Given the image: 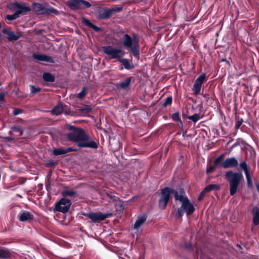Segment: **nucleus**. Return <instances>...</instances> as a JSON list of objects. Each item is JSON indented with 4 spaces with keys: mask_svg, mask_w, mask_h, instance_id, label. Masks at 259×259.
Listing matches in <instances>:
<instances>
[{
    "mask_svg": "<svg viewBox=\"0 0 259 259\" xmlns=\"http://www.w3.org/2000/svg\"><path fill=\"white\" fill-rule=\"evenodd\" d=\"M33 58L38 61H45L52 63H54L55 62L52 57L45 55H39L35 54L33 55Z\"/></svg>",
    "mask_w": 259,
    "mask_h": 259,
    "instance_id": "2eb2a0df",
    "label": "nucleus"
},
{
    "mask_svg": "<svg viewBox=\"0 0 259 259\" xmlns=\"http://www.w3.org/2000/svg\"><path fill=\"white\" fill-rule=\"evenodd\" d=\"M3 32L8 35L7 38L10 41L17 40L21 36L20 34H16L13 32L8 31L6 29H3Z\"/></svg>",
    "mask_w": 259,
    "mask_h": 259,
    "instance_id": "a211bd4d",
    "label": "nucleus"
},
{
    "mask_svg": "<svg viewBox=\"0 0 259 259\" xmlns=\"http://www.w3.org/2000/svg\"><path fill=\"white\" fill-rule=\"evenodd\" d=\"M171 188L165 187L161 190V197L159 200V206L161 209H164L166 208L169 201Z\"/></svg>",
    "mask_w": 259,
    "mask_h": 259,
    "instance_id": "0eeeda50",
    "label": "nucleus"
},
{
    "mask_svg": "<svg viewBox=\"0 0 259 259\" xmlns=\"http://www.w3.org/2000/svg\"><path fill=\"white\" fill-rule=\"evenodd\" d=\"M172 101V98L171 96H169L166 97L163 102L160 103L161 106L166 107L168 105H169L171 104Z\"/></svg>",
    "mask_w": 259,
    "mask_h": 259,
    "instance_id": "2f4dec72",
    "label": "nucleus"
},
{
    "mask_svg": "<svg viewBox=\"0 0 259 259\" xmlns=\"http://www.w3.org/2000/svg\"><path fill=\"white\" fill-rule=\"evenodd\" d=\"M187 118L193 122H196L200 119V116L198 114H194L193 115L188 116Z\"/></svg>",
    "mask_w": 259,
    "mask_h": 259,
    "instance_id": "f704fd0d",
    "label": "nucleus"
},
{
    "mask_svg": "<svg viewBox=\"0 0 259 259\" xmlns=\"http://www.w3.org/2000/svg\"><path fill=\"white\" fill-rule=\"evenodd\" d=\"M224 154H223L214 159V164L215 165H217L218 164H219V163L220 162Z\"/></svg>",
    "mask_w": 259,
    "mask_h": 259,
    "instance_id": "37998d69",
    "label": "nucleus"
},
{
    "mask_svg": "<svg viewBox=\"0 0 259 259\" xmlns=\"http://www.w3.org/2000/svg\"><path fill=\"white\" fill-rule=\"evenodd\" d=\"M131 82V77L126 78L124 81L119 83L118 87L121 89H124L127 88Z\"/></svg>",
    "mask_w": 259,
    "mask_h": 259,
    "instance_id": "a878e982",
    "label": "nucleus"
},
{
    "mask_svg": "<svg viewBox=\"0 0 259 259\" xmlns=\"http://www.w3.org/2000/svg\"><path fill=\"white\" fill-rule=\"evenodd\" d=\"M33 10L37 14L45 15L46 7L38 3H33Z\"/></svg>",
    "mask_w": 259,
    "mask_h": 259,
    "instance_id": "dca6fc26",
    "label": "nucleus"
},
{
    "mask_svg": "<svg viewBox=\"0 0 259 259\" xmlns=\"http://www.w3.org/2000/svg\"><path fill=\"white\" fill-rule=\"evenodd\" d=\"M63 196H72L76 194V192L73 190L66 189L63 190L62 193Z\"/></svg>",
    "mask_w": 259,
    "mask_h": 259,
    "instance_id": "7c9ffc66",
    "label": "nucleus"
},
{
    "mask_svg": "<svg viewBox=\"0 0 259 259\" xmlns=\"http://www.w3.org/2000/svg\"><path fill=\"white\" fill-rule=\"evenodd\" d=\"M253 215V223L254 225L259 224V207H254L252 210Z\"/></svg>",
    "mask_w": 259,
    "mask_h": 259,
    "instance_id": "4be33fe9",
    "label": "nucleus"
},
{
    "mask_svg": "<svg viewBox=\"0 0 259 259\" xmlns=\"http://www.w3.org/2000/svg\"><path fill=\"white\" fill-rule=\"evenodd\" d=\"M63 110V104L59 103L52 110L51 112L53 115H58L61 114Z\"/></svg>",
    "mask_w": 259,
    "mask_h": 259,
    "instance_id": "5701e85b",
    "label": "nucleus"
},
{
    "mask_svg": "<svg viewBox=\"0 0 259 259\" xmlns=\"http://www.w3.org/2000/svg\"><path fill=\"white\" fill-rule=\"evenodd\" d=\"M67 5L73 10L80 9V0H69Z\"/></svg>",
    "mask_w": 259,
    "mask_h": 259,
    "instance_id": "412c9836",
    "label": "nucleus"
},
{
    "mask_svg": "<svg viewBox=\"0 0 259 259\" xmlns=\"http://www.w3.org/2000/svg\"><path fill=\"white\" fill-rule=\"evenodd\" d=\"M238 165V162L235 157H230L226 158L223 162H222L220 167H223L225 168H228L229 167H235Z\"/></svg>",
    "mask_w": 259,
    "mask_h": 259,
    "instance_id": "9b49d317",
    "label": "nucleus"
},
{
    "mask_svg": "<svg viewBox=\"0 0 259 259\" xmlns=\"http://www.w3.org/2000/svg\"><path fill=\"white\" fill-rule=\"evenodd\" d=\"M12 252L10 249L5 247H0V258L8 259L11 258Z\"/></svg>",
    "mask_w": 259,
    "mask_h": 259,
    "instance_id": "f3484780",
    "label": "nucleus"
},
{
    "mask_svg": "<svg viewBox=\"0 0 259 259\" xmlns=\"http://www.w3.org/2000/svg\"><path fill=\"white\" fill-rule=\"evenodd\" d=\"M18 219L20 222H29L33 220L34 216L31 212L23 210L18 214Z\"/></svg>",
    "mask_w": 259,
    "mask_h": 259,
    "instance_id": "f8f14e48",
    "label": "nucleus"
},
{
    "mask_svg": "<svg viewBox=\"0 0 259 259\" xmlns=\"http://www.w3.org/2000/svg\"><path fill=\"white\" fill-rule=\"evenodd\" d=\"M82 22L87 26H88L90 28L93 29L95 31L97 32L100 31L101 29L100 28L97 27V26L92 23L91 21L87 18H83Z\"/></svg>",
    "mask_w": 259,
    "mask_h": 259,
    "instance_id": "393cba45",
    "label": "nucleus"
},
{
    "mask_svg": "<svg viewBox=\"0 0 259 259\" xmlns=\"http://www.w3.org/2000/svg\"><path fill=\"white\" fill-rule=\"evenodd\" d=\"M203 96L204 98H208V97H209L208 94H204V95H203Z\"/></svg>",
    "mask_w": 259,
    "mask_h": 259,
    "instance_id": "603ef678",
    "label": "nucleus"
},
{
    "mask_svg": "<svg viewBox=\"0 0 259 259\" xmlns=\"http://www.w3.org/2000/svg\"><path fill=\"white\" fill-rule=\"evenodd\" d=\"M92 110V108L89 105H84L79 109V112L82 115H85L90 113Z\"/></svg>",
    "mask_w": 259,
    "mask_h": 259,
    "instance_id": "c85d7f7f",
    "label": "nucleus"
},
{
    "mask_svg": "<svg viewBox=\"0 0 259 259\" xmlns=\"http://www.w3.org/2000/svg\"><path fill=\"white\" fill-rule=\"evenodd\" d=\"M106 195L113 202H117V201H119V197H118L116 196L112 195L109 193H107Z\"/></svg>",
    "mask_w": 259,
    "mask_h": 259,
    "instance_id": "4c0bfd02",
    "label": "nucleus"
},
{
    "mask_svg": "<svg viewBox=\"0 0 259 259\" xmlns=\"http://www.w3.org/2000/svg\"><path fill=\"white\" fill-rule=\"evenodd\" d=\"M146 220L147 215L146 214L140 216L136 221L133 228L135 230H138L142 225L144 224Z\"/></svg>",
    "mask_w": 259,
    "mask_h": 259,
    "instance_id": "6ab92c4d",
    "label": "nucleus"
},
{
    "mask_svg": "<svg viewBox=\"0 0 259 259\" xmlns=\"http://www.w3.org/2000/svg\"><path fill=\"white\" fill-rule=\"evenodd\" d=\"M19 17V15L17 13L15 12L14 14H13V15H7V19L8 20L12 21V20H14L17 19Z\"/></svg>",
    "mask_w": 259,
    "mask_h": 259,
    "instance_id": "e433bc0d",
    "label": "nucleus"
},
{
    "mask_svg": "<svg viewBox=\"0 0 259 259\" xmlns=\"http://www.w3.org/2000/svg\"><path fill=\"white\" fill-rule=\"evenodd\" d=\"M1 36V34H0V36Z\"/></svg>",
    "mask_w": 259,
    "mask_h": 259,
    "instance_id": "864d4df0",
    "label": "nucleus"
},
{
    "mask_svg": "<svg viewBox=\"0 0 259 259\" xmlns=\"http://www.w3.org/2000/svg\"><path fill=\"white\" fill-rule=\"evenodd\" d=\"M80 9L88 8L91 6V4L84 0H80Z\"/></svg>",
    "mask_w": 259,
    "mask_h": 259,
    "instance_id": "72a5a7b5",
    "label": "nucleus"
},
{
    "mask_svg": "<svg viewBox=\"0 0 259 259\" xmlns=\"http://www.w3.org/2000/svg\"><path fill=\"white\" fill-rule=\"evenodd\" d=\"M47 166H55V163L54 161H50L47 163Z\"/></svg>",
    "mask_w": 259,
    "mask_h": 259,
    "instance_id": "8fccbe9b",
    "label": "nucleus"
},
{
    "mask_svg": "<svg viewBox=\"0 0 259 259\" xmlns=\"http://www.w3.org/2000/svg\"><path fill=\"white\" fill-rule=\"evenodd\" d=\"M195 208L189 199H186L181 206L178 208V212L176 213V217L181 219L184 212H186L188 215H191L194 211Z\"/></svg>",
    "mask_w": 259,
    "mask_h": 259,
    "instance_id": "39448f33",
    "label": "nucleus"
},
{
    "mask_svg": "<svg viewBox=\"0 0 259 259\" xmlns=\"http://www.w3.org/2000/svg\"><path fill=\"white\" fill-rule=\"evenodd\" d=\"M207 193L206 191H205V189H204V190L201 192V193H200V195L199 196L198 198V200H201L204 195V194Z\"/></svg>",
    "mask_w": 259,
    "mask_h": 259,
    "instance_id": "49530a36",
    "label": "nucleus"
},
{
    "mask_svg": "<svg viewBox=\"0 0 259 259\" xmlns=\"http://www.w3.org/2000/svg\"><path fill=\"white\" fill-rule=\"evenodd\" d=\"M67 126L68 130L71 131L67 135L68 140L77 143L79 147L95 149L98 148V144L95 141L91 140L90 136L83 130L70 124H68Z\"/></svg>",
    "mask_w": 259,
    "mask_h": 259,
    "instance_id": "f257e3e1",
    "label": "nucleus"
},
{
    "mask_svg": "<svg viewBox=\"0 0 259 259\" xmlns=\"http://www.w3.org/2000/svg\"><path fill=\"white\" fill-rule=\"evenodd\" d=\"M30 88L31 89V93L32 94H35L38 93L40 91V88H36L33 85H30Z\"/></svg>",
    "mask_w": 259,
    "mask_h": 259,
    "instance_id": "ea45409f",
    "label": "nucleus"
},
{
    "mask_svg": "<svg viewBox=\"0 0 259 259\" xmlns=\"http://www.w3.org/2000/svg\"><path fill=\"white\" fill-rule=\"evenodd\" d=\"M116 10L112 8L110 9L105 10L102 13H100L98 16V18L100 19H106L109 18L113 13L115 12Z\"/></svg>",
    "mask_w": 259,
    "mask_h": 259,
    "instance_id": "4468645a",
    "label": "nucleus"
},
{
    "mask_svg": "<svg viewBox=\"0 0 259 259\" xmlns=\"http://www.w3.org/2000/svg\"><path fill=\"white\" fill-rule=\"evenodd\" d=\"M42 78L46 81L54 82L55 80V77L52 73L49 72H44L42 74Z\"/></svg>",
    "mask_w": 259,
    "mask_h": 259,
    "instance_id": "b1692460",
    "label": "nucleus"
},
{
    "mask_svg": "<svg viewBox=\"0 0 259 259\" xmlns=\"http://www.w3.org/2000/svg\"><path fill=\"white\" fill-rule=\"evenodd\" d=\"M5 139L9 141H12L14 139V138L11 137H6Z\"/></svg>",
    "mask_w": 259,
    "mask_h": 259,
    "instance_id": "3c124183",
    "label": "nucleus"
},
{
    "mask_svg": "<svg viewBox=\"0 0 259 259\" xmlns=\"http://www.w3.org/2000/svg\"><path fill=\"white\" fill-rule=\"evenodd\" d=\"M242 123V120H237L235 123V128L239 129Z\"/></svg>",
    "mask_w": 259,
    "mask_h": 259,
    "instance_id": "a18cd8bd",
    "label": "nucleus"
},
{
    "mask_svg": "<svg viewBox=\"0 0 259 259\" xmlns=\"http://www.w3.org/2000/svg\"><path fill=\"white\" fill-rule=\"evenodd\" d=\"M22 112V110L19 109V108H15L14 110L13 114L15 115H17Z\"/></svg>",
    "mask_w": 259,
    "mask_h": 259,
    "instance_id": "c03bdc74",
    "label": "nucleus"
},
{
    "mask_svg": "<svg viewBox=\"0 0 259 259\" xmlns=\"http://www.w3.org/2000/svg\"><path fill=\"white\" fill-rule=\"evenodd\" d=\"M83 215L88 217L94 223H99L102 221L105 220L106 218L112 217L113 214L111 212L104 214L100 212H90L83 213Z\"/></svg>",
    "mask_w": 259,
    "mask_h": 259,
    "instance_id": "423d86ee",
    "label": "nucleus"
},
{
    "mask_svg": "<svg viewBox=\"0 0 259 259\" xmlns=\"http://www.w3.org/2000/svg\"><path fill=\"white\" fill-rule=\"evenodd\" d=\"M119 61L124 66L125 68L127 69H132L134 68L133 65H131L129 60L127 59H120Z\"/></svg>",
    "mask_w": 259,
    "mask_h": 259,
    "instance_id": "cd10ccee",
    "label": "nucleus"
},
{
    "mask_svg": "<svg viewBox=\"0 0 259 259\" xmlns=\"http://www.w3.org/2000/svg\"><path fill=\"white\" fill-rule=\"evenodd\" d=\"M5 97V94L4 93L0 92V101H3Z\"/></svg>",
    "mask_w": 259,
    "mask_h": 259,
    "instance_id": "de8ad7c7",
    "label": "nucleus"
},
{
    "mask_svg": "<svg viewBox=\"0 0 259 259\" xmlns=\"http://www.w3.org/2000/svg\"><path fill=\"white\" fill-rule=\"evenodd\" d=\"M53 13L55 14H58V11L53 8H46L45 15Z\"/></svg>",
    "mask_w": 259,
    "mask_h": 259,
    "instance_id": "c9c22d12",
    "label": "nucleus"
},
{
    "mask_svg": "<svg viewBox=\"0 0 259 259\" xmlns=\"http://www.w3.org/2000/svg\"><path fill=\"white\" fill-rule=\"evenodd\" d=\"M103 52L111 59H117L119 60L125 54V52L118 48H113L111 46L102 47Z\"/></svg>",
    "mask_w": 259,
    "mask_h": 259,
    "instance_id": "20e7f679",
    "label": "nucleus"
},
{
    "mask_svg": "<svg viewBox=\"0 0 259 259\" xmlns=\"http://www.w3.org/2000/svg\"><path fill=\"white\" fill-rule=\"evenodd\" d=\"M173 193L174 194L175 199L176 200H179L182 202V204L186 201V199H188L187 197L184 195V191L183 189H180V194L179 192L171 189V193Z\"/></svg>",
    "mask_w": 259,
    "mask_h": 259,
    "instance_id": "ddd939ff",
    "label": "nucleus"
},
{
    "mask_svg": "<svg viewBox=\"0 0 259 259\" xmlns=\"http://www.w3.org/2000/svg\"><path fill=\"white\" fill-rule=\"evenodd\" d=\"M77 150L75 149H72L71 148H68L67 149H54L53 151V153L55 155H60L62 154H64L67 153L68 152L71 151H76Z\"/></svg>",
    "mask_w": 259,
    "mask_h": 259,
    "instance_id": "aec40b11",
    "label": "nucleus"
},
{
    "mask_svg": "<svg viewBox=\"0 0 259 259\" xmlns=\"http://www.w3.org/2000/svg\"><path fill=\"white\" fill-rule=\"evenodd\" d=\"M205 74H202L195 80L193 87L192 90L195 95L199 94L200 92L202 84L205 78Z\"/></svg>",
    "mask_w": 259,
    "mask_h": 259,
    "instance_id": "9d476101",
    "label": "nucleus"
},
{
    "mask_svg": "<svg viewBox=\"0 0 259 259\" xmlns=\"http://www.w3.org/2000/svg\"><path fill=\"white\" fill-rule=\"evenodd\" d=\"M172 118L174 121H180L181 119L179 113H175L172 115Z\"/></svg>",
    "mask_w": 259,
    "mask_h": 259,
    "instance_id": "79ce46f5",
    "label": "nucleus"
},
{
    "mask_svg": "<svg viewBox=\"0 0 259 259\" xmlns=\"http://www.w3.org/2000/svg\"><path fill=\"white\" fill-rule=\"evenodd\" d=\"M86 94V88L84 87L82 91L78 93L77 97L79 99H82L85 96Z\"/></svg>",
    "mask_w": 259,
    "mask_h": 259,
    "instance_id": "a19ab883",
    "label": "nucleus"
},
{
    "mask_svg": "<svg viewBox=\"0 0 259 259\" xmlns=\"http://www.w3.org/2000/svg\"><path fill=\"white\" fill-rule=\"evenodd\" d=\"M122 45L132 52L135 57L139 58L140 55L139 40L135 36H134V38H132L128 34H125Z\"/></svg>",
    "mask_w": 259,
    "mask_h": 259,
    "instance_id": "7ed1b4c3",
    "label": "nucleus"
},
{
    "mask_svg": "<svg viewBox=\"0 0 259 259\" xmlns=\"http://www.w3.org/2000/svg\"><path fill=\"white\" fill-rule=\"evenodd\" d=\"M225 179L230 183V193L234 195L237 192L239 185L243 178L241 173L234 172L232 170L227 171L225 175Z\"/></svg>",
    "mask_w": 259,
    "mask_h": 259,
    "instance_id": "f03ea898",
    "label": "nucleus"
},
{
    "mask_svg": "<svg viewBox=\"0 0 259 259\" xmlns=\"http://www.w3.org/2000/svg\"><path fill=\"white\" fill-rule=\"evenodd\" d=\"M11 9L20 15H25L30 12V8L24 3H14L11 4Z\"/></svg>",
    "mask_w": 259,
    "mask_h": 259,
    "instance_id": "1a4fd4ad",
    "label": "nucleus"
},
{
    "mask_svg": "<svg viewBox=\"0 0 259 259\" xmlns=\"http://www.w3.org/2000/svg\"><path fill=\"white\" fill-rule=\"evenodd\" d=\"M240 167L242 170H243L245 175L250 174V167L247 164L246 162L242 161L240 163Z\"/></svg>",
    "mask_w": 259,
    "mask_h": 259,
    "instance_id": "bb28decb",
    "label": "nucleus"
},
{
    "mask_svg": "<svg viewBox=\"0 0 259 259\" xmlns=\"http://www.w3.org/2000/svg\"><path fill=\"white\" fill-rule=\"evenodd\" d=\"M71 205L69 199L66 198H62L55 204V209L56 211L63 213L68 211Z\"/></svg>",
    "mask_w": 259,
    "mask_h": 259,
    "instance_id": "6e6552de",
    "label": "nucleus"
},
{
    "mask_svg": "<svg viewBox=\"0 0 259 259\" xmlns=\"http://www.w3.org/2000/svg\"><path fill=\"white\" fill-rule=\"evenodd\" d=\"M246 178L247 180V186L249 188H251L253 186V183L251 179L250 176V174L246 175Z\"/></svg>",
    "mask_w": 259,
    "mask_h": 259,
    "instance_id": "58836bf2",
    "label": "nucleus"
},
{
    "mask_svg": "<svg viewBox=\"0 0 259 259\" xmlns=\"http://www.w3.org/2000/svg\"><path fill=\"white\" fill-rule=\"evenodd\" d=\"M220 189V186L216 184H210L204 188L205 191H206V192H208L212 190H218Z\"/></svg>",
    "mask_w": 259,
    "mask_h": 259,
    "instance_id": "c756f323",
    "label": "nucleus"
},
{
    "mask_svg": "<svg viewBox=\"0 0 259 259\" xmlns=\"http://www.w3.org/2000/svg\"><path fill=\"white\" fill-rule=\"evenodd\" d=\"M214 169V167L213 166L209 167L206 170L207 173H210Z\"/></svg>",
    "mask_w": 259,
    "mask_h": 259,
    "instance_id": "09e8293b",
    "label": "nucleus"
},
{
    "mask_svg": "<svg viewBox=\"0 0 259 259\" xmlns=\"http://www.w3.org/2000/svg\"><path fill=\"white\" fill-rule=\"evenodd\" d=\"M12 132H16L19 133V136H21L22 135L23 133V130L19 126H14L11 128V130L10 131L11 134Z\"/></svg>",
    "mask_w": 259,
    "mask_h": 259,
    "instance_id": "473e14b6",
    "label": "nucleus"
}]
</instances>
